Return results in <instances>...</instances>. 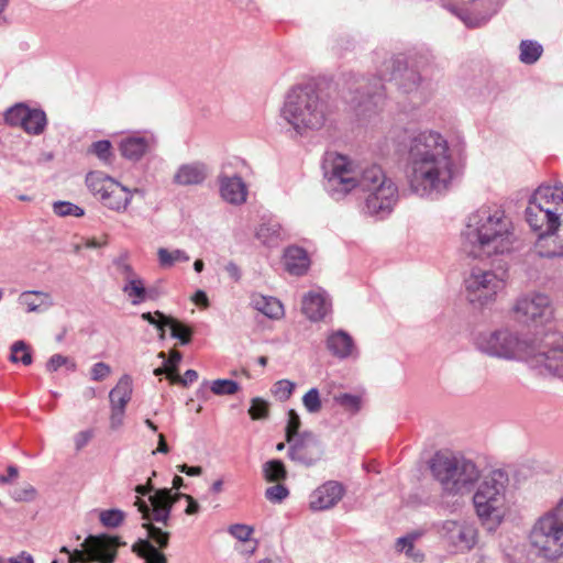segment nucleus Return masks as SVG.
Instances as JSON below:
<instances>
[{"label": "nucleus", "instance_id": "6", "mask_svg": "<svg viewBox=\"0 0 563 563\" xmlns=\"http://www.w3.org/2000/svg\"><path fill=\"white\" fill-rule=\"evenodd\" d=\"M383 80H395L405 93L416 91L420 85L421 77L415 69H394L390 76L380 75L379 78L367 79L365 77L350 75L345 79V87L342 90V98L358 117H367L375 111L384 101L385 87Z\"/></svg>", "mask_w": 563, "mask_h": 563}, {"label": "nucleus", "instance_id": "19", "mask_svg": "<svg viewBox=\"0 0 563 563\" xmlns=\"http://www.w3.org/2000/svg\"><path fill=\"white\" fill-rule=\"evenodd\" d=\"M472 9L450 5V11L457 16L466 27L475 29L485 25L492 15L493 0H473Z\"/></svg>", "mask_w": 563, "mask_h": 563}, {"label": "nucleus", "instance_id": "20", "mask_svg": "<svg viewBox=\"0 0 563 563\" xmlns=\"http://www.w3.org/2000/svg\"><path fill=\"white\" fill-rule=\"evenodd\" d=\"M541 347L547 354V371L563 377V333L554 330L540 340Z\"/></svg>", "mask_w": 563, "mask_h": 563}, {"label": "nucleus", "instance_id": "7", "mask_svg": "<svg viewBox=\"0 0 563 563\" xmlns=\"http://www.w3.org/2000/svg\"><path fill=\"white\" fill-rule=\"evenodd\" d=\"M432 476L448 495H463L471 492L479 478V470L463 456L435 454L430 462Z\"/></svg>", "mask_w": 563, "mask_h": 563}, {"label": "nucleus", "instance_id": "12", "mask_svg": "<svg viewBox=\"0 0 563 563\" xmlns=\"http://www.w3.org/2000/svg\"><path fill=\"white\" fill-rule=\"evenodd\" d=\"M122 545L124 542L119 537L90 534L81 543L80 549L70 552L67 547H63L60 552L68 555L70 563H114L118 549Z\"/></svg>", "mask_w": 563, "mask_h": 563}, {"label": "nucleus", "instance_id": "64", "mask_svg": "<svg viewBox=\"0 0 563 563\" xmlns=\"http://www.w3.org/2000/svg\"><path fill=\"white\" fill-rule=\"evenodd\" d=\"M225 272L234 282H239L241 279V271L234 262H229L225 265Z\"/></svg>", "mask_w": 563, "mask_h": 563}, {"label": "nucleus", "instance_id": "14", "mask_svg": "<svg viewBox=\"0 0 563 563\" xmlns=\"http://www.w3.org/2000/svg\"><path fill=\"white\" fill-rule=\"evenodd\" d=\"M437 531L444 545L454 553L468 552L477 542V530L466 520L441 521Z\"/></svg>", "mask_w": 563, "mask_h": 563}, {"label": "nucleus", "instance_id": "50", "mask_svg": "<svg viewBox=\"0 0 563 563\" xmlns=\"http://www.w3.org/2000/svg\"><path fill=\"white\" fill-rule=\"evenodd\" d=\"M62 366H66L67 369L74 372L76 369V364L69 357L64 356L62 354H53L46 363V369L48 372H56Z\"/></svg>", "mask_w": 563, "mask_h": 563}, {"label": "nucleus", "instance_id": "60", "mask_svg": "<svg viewBox=\"0 0 563 563\" xmlns=\"http://www.w3.org/2000/svg\"><path fill=\"white\" fill-rule=\"evenodd\" d=\"M177 496L186 498L188 505L186 507L185 512L187 515H196L199 512L200 506L196 499H194L191 496L185 495V494H178Z\"/></svg>", "mask_w": 563, "mask_h": 563}, {"label": "nucleus", "instance_id": "41", "mask_svg": "<svg viewBox=\"0 0 563 563\" xmlns=\"http://www.w3.org/2000/svg\"><path fill=\"white\" fill-rule=\"evenodd\" d=\"M542 54V46L532 41H523L520 45V60L525 64H533Z\"/></svg>", "mask_w": 563, "mask_h": 563}, {"label": "nucleus", "instance_id": "13", "mask_svg": "<svg viewBox=\"0 0 563 563\" xmlns=\"http://www.w3.org/2000/svg\"><path fill=\"white\" fill-rule=\"evenodd\" d=\"M86 183L91 194L110 210L123 212L133 198V191L119 181L100 172H91L86 177ZM134 192H139L135 189Z\"/></svg>", "mask_w": 563, "mask_h": 563}, {"label": "nucleus", "instance_id": "43", "mask_svg": "<svg viewBox=\"0 0 563 563\" xmlns=\"http://www.w3.org/2000/svg\"><path fill=\"white\" fill-rule=\"evenodd\" d=\"M53 211L59 217L73 216L76 218L82 217L85 211L79 206L69 201H56L53 205Z\"/></svg>", "mask_w": 563, "mask_h": 563}, {"label": "nucleus", "instance_id": "42", "mask_svg": "<svg viewBox=\"0 0 563 563\" xmlns=\"http://www.w3.org/2000/svg\"><path fill=\"white\" fill-rule=\"evenodd\" d=\"M210 389L214 395L223 396V395H233L240 389V385L232 379H214Z\"/></svg>", "mask_w": 563, "mask_h": 563}, {"label": "nucleus", "instance_id": "55", "mask_svg": "<svg viewBox=\"0 0 563 563\" xmlns=\"http://www.w3.org/2000/svg\"><path fill=\"white\" fill-rule=\"evenodd\" d=\"M158 357L164 360V366L166 369H168L170 372H177L178 365L183 358V355L179 351L173 350V351H170L168 358H166V355L164 352H161L158 354Z\"/></svg>", "mask_w": 563, "mask_h": 563}, {"label": "nucleus", "instance_id": "9", "mask_svg": "<svg viewBox=\"0 0 563 563\" xmlns=\"http://www.w3.org/2000/svg\"><path fill=\"white\" fill-rule=\"evenodd\" d=\"M549 334H554V329H540L530 339L525 341H519L512 334L500 333L497 338L495 355L506 360H520L533 367L547 369V354H544V349L540 345V340Z\"/></svg>", "mask_w": 563, "mask_h": 563}, {"label": "nucleus", "instance_id": "18", "mask_svg": "<svg viewBox=\"0 0 563 563\" xmlns=\"http://www.w3.org/2000/svg\"><path fill=\"white\" fill-rule=\"evenodd\" d=\"M344 486L336 481H328L310 495L309 506L314 511L334 507L344 496Z\"/></svg>", "mask_w": 563, "mask_h": 563}, {"label": "nucleus", "instance_id": "31", "mask_svg": "<svg viewBox=\"0 0 563 563\" xmlns=\"http://www.w3.org/2000/svg\"><path fill=\"white\" fill-rule=\"evenodd\" d=\"M473 504L477 516L484 522L489 520L493 514V484L484 481L473 496Z\"/></svg>", "mask_w": 563, "mask_h": 563}, {"label": "nucleus", "instance_id": "32", "mask_svg": "<svg viewBox=\"0 0 563 563\" xmlns=\"http://www.w3.org/2000/svg\"><path fill=\"white\" fill-rule=\"evenodd\" d=\"M251 306L269 319H279L284 316L282 302L272 296L254 294L251 297Z\"/></svg>", "mask_w": 563, "mask_h": 563}, {"label": "nucleus", "instance_id": "25", "mask_svg": "<svg viewBox=\"0 0 563 563\" xmlns=\"http://www.w3.org/2000/svg\"><path fill=\"white\" fill-rule=\"evenodd\" d=\"M208 166L199 161L181 164L174 174L173 183L178 186L201 185L208 177Z\"/></svg>", "mask_w": 563, "mask_h": 563}, {"label": "nucleus", "instance_id": "58", "mask_svg": "<svg viewBox=\"0 0 563 563\" xmlns=\"http://www.w3.org/2000/svg\"><path fill=\"white\" fill-rule=\"evenodd\" d=\"M124 415L125 409L111 407L110 427L112 430H117L123 424Z\"/></svg>", "mask_w": 563, "mask_h": 563}, {"label": "nucleus", "instance_id": "40", "mask_svg": "<svg viewBox=\"0 0 563 563\" xmlns=\"http://www.w3.org/2000/svg\"><path fill=\"white\" fill-rule=\"evenodd\" d=\"M10 361L12 363L21 362L25 366L32 364V362H33L32 353L30 351L29 345L23 340L15 341L11 345Z\"/></svg>", "mask_w": 563, "mask_h": 563}, {"label": "nucleus", "instance_id": "8", "mask_svg": "<svg viewBox=\"0 0 563 563\" xmlns=\"http://www.w3.org/2000/svg\"><path fill=\"white\" fill-rule=\"evenodd\" d=\"M528 542L538 556L554 560L563 555V499L536 520Z\"/></svg>", "mask_w": 563, "mask_h": 563}, {"label": "nucleus", "instance_id": "49", "mask_svg": "<svg viewBox=\"0 0 563 563\" xmlns=\"http://www.w3.org/2000/svg\"><path fill=\"white\" fill-rule=\"evenodd\" d=\"M295 389V384L288 379H280L273 385L272 393L280 401L289 399Z\"/></svg>", "mask_w": 563, "mask_h": 563}, {"label": "nucleus", "instance_id": "26", "mask_svg": "<svg viewBox=\"0 0 563 563\" xmlns=\"http://www.w3.org/2000/svg\"><path fill=\"white\" fill-rule=\"evenodd\" d=\"M517 481L509 466H501L495 470V504L508 503L515 494Z\"/></svg>", "mask_w": 563, "mask_h": 563}, {"label": "nucleus", "instance_id": "57", "mask_svg": "<svg viewBox=\"0 0 563 563\" xmlns=\"http://www.w3.org/2000/svg\"><path fill=\"white\" fill-rule=\"evenodd\" d=\"M11 495L16 501H31L35 498L36 490L33 486L27 485L23 488L14 489Z\"/></svg>", "mask_w": 563, "mask_h": 563}, {"label": "nucleus", "instance_id": "45", "mask_svg": "<svg viewBox=\"0 0 563 563\" xmlns=\"http://www.w3.org/2000/svg\"><path fill=\"white\" fill-rule=\"evenodd\" d=\"M125 518V514L120 509L102 510L99 515L100 522L107 528L119 527Z\"/></svg>", "mask_w": 563, "mask_h": 563}, {"label": "nucleus", "instance_id": "28", "mask_svg": "<svg viewBox=\"0 0 563 563\" xmlns=\"http://www.w3.org/2000/svg\"><path fill=\"white\" fill-rule=\"evenodd\" d=\"M122 292L126 296L132 306H140L147 300H155L156 292L152 288L145 286L144 279L140 276L136 279L123 283L121 287Z\"/></svg>", "mask_w": 563, "mask_h": 563}, {"label": "nucleus", "instance_id": "33", "mask_svg": "<svg viewBox=\"0 0 563 563\" xmlns=\"http://www.w3.org/2000/svg\"><path fill=\"white\" fill-rule=\"evenodd\" d=\"M132 378L129 375H123L117 385L109 393L110 407L123 408L132 397Z\"/></svg>", "mask_w": 563, "mask_h": 563}, {"label": "nucleus", "instance_id": "21", "mask_svg": "<svg viewBox=\"0 0 563 563\" xmlns=\"http://www.w3.org/2000/svg\"><path fill=\"white\" fill-rule=\"evenodd\" d=\"M515 311L522 320H536L552 313L550 300L544 295L521 298L516 303Z\"/></svg>", "mask_w": 563, "mask_h": 563}, {"label": "nucleus", "instance_id": "63", "mask_svg": "<svg viewBox=\"0 0 563 563\" xmlns=\"http://www.w3.org/2000/svg\"><path fill=\"white\" fill-rule=\"evenodd\" d=\"M198 379V373L195 369H187L185 374L177 377V382L184 386H187Z\"/></svg>", "mask_w": 563, "mask_h": 563}, {"label": "nucleus", "instance_id": "53", "mask_svg": "<svg viewBox=\"0 0 563 563\" xmlns=\"http://www.w3.org/2000/svg\"><path fill=\"white\" fill-rule=\"evenodd\" d=\"M249 413L254 420L264 419L268 413V405L262 398H253L252 405L249 409Z\"/></svg>", "mask_w": 563, "mask_h": 563}, {"label": "nucleus", "instance_id": "27", "mask_svg": "<svg viewBox=\"0 0 563 563\" xmlns=\"http://www.w3.org/2000/svg\"><path fill=\"white\" fill-rule=\"evenodd\" d=\"M18 303L22 306L25 312H44L54 306V300L49 292L41 290H25L20 294Z\"/></svg>", "mask_w": 563, "mask_h": 563}, {"label": "nucleus", "instance_id": "30", "mask_svg": "<svg viewBox=\"0 0 563 563\" xmlns=\"http://www.w3.org/2000/svg\"><path fill=\"white\" fill-rule=\"evenodd\" d=\"M327 347L332 355L342 360L352 356L355 350L352 336L343 330H338L329 334Z\"/></svg>", "mask_w": 563, "mask_h": 563}, {"label": "nucleus", "instance_id": "24", "mask_svg": "<svg viewBox=\"0 0 563 563\" xmlns=\"http://www.w3.org/2000/svg\"><path fill=\"white\" fill-rule=\"evenodd\" d=\"M302 312L311 321L322 320L331 311V301L325 291H309L302 299Z\"/></svg>", "mask_w": 563, "mask_h": 563}, {"label": "nucleus", "instance_id": "52", "mask_svg": "<svg viewBox=\"0 0 563 563\" xmlns=\"http://www.w3.org/2000/svg\"><path fill=\"white\" fill-rule=\"evenodd\" d=\"M335 401L351 412H357L361 408V398L356 395L341 394L335 397Z\"/></svg>", "mask_w": 563, "mask_h": 563}, {"label": "nucleus", "instance_id": "39", "mask_svg": "<svg viewBox=\"0 0 563 563\" xmlns=\"http://www.w3.org/2000/svg\"><path fill=\"white\" fill-rule=\"evenodd\" d=\"M113 267L119 278L122 279L123 283H128V280L136 279L140 275L134 271L132 265L129 262L128 255L122 254L112 261Z\"/></svg>", "mask_w": 563, "mask_h": 563}, {"label": "nucleus", "instance_id": "11", "mask_svg": "<svg viewBox=\"0 0 563 563\" xmlns=\"http://www.w3.org/2000/svg\"><path fill=\"white\" fill-rule=\"evenodd\" d=\"M150 503L151 505L137 496L135 506L137 507L139 512L142 514V518L146 521L143 523V527L147 531V537L159 548H166L169 540V533L163 531L158 527H155L153 521L162 522L167 526L174 503L172 490L167 488L156 490L150 496Z\"/></svg>", "mask_w": 563, "mask_h": 563}, {"label": "nucleus", "instance_id": "15", "mask_svg": "<svg viewBox=\"0 0 563 563\" xmlns=\"http://www.w3.org/2000/svg\"><path fill=\"white\" fill-rule=\"evenodd\" d=\"M288 457L295 463L307 467L317 464L323 456L324 450L320 440L309 431H303L296 439H288Z\"/></svg>", "mask_w": 563, "mask_h": 563}, {"label": "nucleus", "instance_id": "36", "mask_svg": "<svg viewBox=\"0 0 563 563\" xmlns=\"http://www.w3.org/2000/svg\"><path fill=\"white\" fill-rule=\"evenodd\" d=\"M157 260L161 267L170 268L176 263L188 262L190 256L186 251L180 249L169 251L168 249L159 247L157 250Z\"/></svg>", "mask_w": 563, "mask_h": 563}, {"label": "nucleus", "instance_id": "37", "mask_svg": "<svg viewBox=\"0 0 563 563\" xmlns=\"http://www.w3.org/2000/svg\"><path fill=\"white\" fill-rule=\"evenodd\" d=\"M87 153L95 155L102 165H112L114 155L112 144L109 140L93 142L87 150Z\"/></svg>", "mask_w": 563, "mask_h": 563}, {"label": "nucleus", "instance_id": "44", "mask_svg": "<svg viewBox=\"0 0 563 563\" xmlns=\"http://www.w3.org/2000/svg\"><path fill=\"white\" fill-rule=\"evenodd\" d=\"M141 318L148 322L150 324L154 325L158 331L164 332V328L167 327V324H174V318L164 314L162 311H155V313L151 312H143L141 314Z\"/></svg>", "mask_w": 563, "mask_h": 563}, {"label": "nucleus", "instance_id": "10", "mask_svg": "<svg viewBox=\"0 0 563 563\" xmlns=\"http://www.w3.org/2000/svg\"><path fill=\"white\" fill-rule=\"evenodd\" d=\"M462 250L474 258H489L493 254V210L482 207L467 218L461 233Z\"/></svg>", "mask_w": 563, "mask_h": 563}, {"label": "nucleus", "instance_id": "1", "mask_svg": "<svg viewBox=\"0 0 563 563\" xmlns=\"http://www.w3.org/2000/svg\"><path fill=\"white\" fill-rule=\"evenodd\" d=\"M323 188L335 201L355 189L366 194L364 210L384 219L396 206L399 194L396 183L377 164H360L347 155L327 152L322 161Z\"/></svg>", "mask_w": 563, "mask_h": 563}, {"label": "nucleus", "instance_id": "23", "mask_svg": "<svg viewBox=\"0 0 563 563\" xmlns=\"http://www.w3.org/2000/svg\"><path fill=\"white\" fill-rule=\"evenodd\" d=\"M219 186L221 197L227 202L240 206L246 201L249 194L247 186L240 176L221 174L219 176Z\"/></svg>", "mask_w": 563, "mask_h": 563}, {"label": "nucleus", "instance_id": "29", "mask_svg": "<svg viewBox=\"0 0 563 563\" xmlns=\"http://www.w3.org/2000/svg\"><path fill=\"white\" fill-rule=\"evenodd\" d=\"M284 264L289 274L301 276L308 271L310 258L305 249L294 245L285 250Z\"/></svg>", "mask_w": 563, "mask_h": 563}, {"label": "nucleus", "instance_id": "4", "mask_svg": "<svg viewBox=\"0 0 563 563\" xmlns=\"http://www.w3.org/2000/svg\"><path fill=\"white\" fill-rule=\"evenodd\" d=\"M464 295L472 308V341L475 347L488 355H493V330L490 319L493 316V266H474L464 278Z\"/></svg>", "mask_w": 563, "mask_h": 563}, {"label": "nucleus", "instance_id": "48", "mask_svg": "<svg viewBox=\"0 0 563 563\" xmlns=\"http://www.w3.org/2000/svg\"><path fill=\"white\" fill-rule=\"evenodd\" d=\"M287 416H288V419H287V426L285 429V435H286V441L288 442V439L294 440L301 434V432H299V429L301 426V420H300L299 415L294 409L288 410Z\"/></svg>", "mask_w": 563, "mask_h": 563}, {"label": "nucleus", "instance_id": "47", "mask_svg": "<svg viewBox=\"0 0 563 563\" xmlns=\"http://www.w3.org/2000/svg\"><path fill=\"white\" fill-rule=\"evenodd\" d=\"M302 404L309 413H317L322 408L318 388H310L302 397Z\"/></svg>", "mask_w": 563, "mask_h": 563}, {"label": "nucleus", "instance_id": "54", "mask_svg": "<svg viewBox=\"0 0 563 563\" xmlns=\"http://www.w3.org/2000/svg\"><path fill=\"white\" fill-rule=\"evenodd\" d=\"M229 532L235 539L245 542L250 540L253 528L247 525L235 523L229 527Z\"/></svg>", "mask_w": 563, "mask_h": 563}, {"label": "nucleus", "instance_id": "56", "mask_svg": "<svg viewBox=\"0 0 563 563\" xmlns=\"http://www.w3.org/2000/svg\"><path fill=\"white\" fill-rule=\"evenodd\" d=\"M111 373V368L103 362H98L91 367V379L95 382H101L107 378Z\"/></svg>", "mask_w": 563, "mask_h": 563}, {"label": "nucleus", "instance_id": "61", "mask_svg": "<svg viewBox=\"0 0 563 563\" xmlns=\"http://www.w3.org/2000/svg\"><path fill=\"white\" fill-rule=\"evenodd\" d=\"M0 563H34L33 562V558L27 554L26 552H21L18 556L15 558H10V559H2L0 556Z\"/></svg>", "mask_w": 563, "mask_h": 563}, {"label": "nucleus", "instance_id": "22", "mask_svg": "<svg viewBox=\"0 0 563 563\" xmlns=\"http://www.w3.org/2000/svg\"><path fill=\"white\" fill-rule=\"evenodd\" d=\"M154 139L140 134H132L120 140L118 147L120 154L130 162H139L153 146Z\"/></svg>", "mask_w": 563, "mask_h": 563}, {"label": "nucleus", "instance_id": "2", "mask_svg": "<svg viewBox=\"0 0 563 563\" xmlns=\"http://www.w3.org/2000/svg\"><path fill=\"white\" fill-rule=\"evenodd\" d=\"M453 166L449 143L441 133L426 130L409 137L405 173L412 194L435 199L446 192Z\"/></svg>", "mask_w": 563, "mask_h": 563}, {"label": "nucleus", "instance_id": "17", "mask_svg": "<svg viewBox=\"0 0 563 563\" xmlns=\"http://www.w3.org/2000/svg\"><path fill=\"white\" fill-rule=\"evenodd\" d=\"M516 207L511 202L500 203L495 210V253L512 250L516 242L514 214Z\"/></svg>", "mask_w": 563, "mask_h": 563}, {"label": "nucleus", "instance_id": "34", "mask_svg": "<svg viewBox=\"0 0 563 563\" xmlns=\"http://www.w3.org/2000/svg\"><path fill=\"white\" fill-rule=\"evenodd\" d=\"M133 551L145 560V563H167L165 555L147 539H140Z\"/></svg>", "mask_w": 563, "mask_h": 563}, {"label": "nucleus", "instance_id": "46", "mask_svg": "<svg viewBox=\"0 0 563 563\" xmlns=\"http://www.w3.org/2000/svg\"><path fill=\"white\" fill-rule=\"evenodd\" d=\"M170 328V335L174 339L179 340L181 345H187L191 341L192 331L189 327L180 323L174 318V324H167Z\"/></svg>", "mask_w": 563, "mask_h": 563}, {"label": "nucleus", "instance_id": "38", "mask_svg": "<svg viewBox=\"0 0 563 563\" xmlns=\"http://www.w3.org/2000/svg\"><path fill=\"white\" fill-rule=\"evenodd\" d=\"M263 474L267 482H280L286 479L287 471L280 460H271L264 463Z\"/></svg>", "mask_w": 563, "mask_h": 563}, {"label": "nucleus", "instance_id": "35", "mask_svg": "<svg viewBox=\"0 0 563 563\" xmlns=\"http://www.w3.org/2000/svg\"><path fill=\"white\" fill-rule=\"evenodd\" d=\"M256 238L264 245L275 246L282 238V227L277 221L263 222L256 231Z\"/></svg>", "mask_w": 563, "mask_h": 563}, {"label": "nucleus", "instance_id": "59", "mask_svg": "<svg viewBox=\"0 0 563 563\" xmlns=\"http://www.w3.org/2000/svg\"><path fill=\"white\" fill-rule=\"evenodd\" d=\"M397 550L406 552L407 555H411V551L413 550V538L409 536L399 538L397 540Z\"/></svg>", "mask_w": 563, "mask_h": 563}, {"label": "nucleus", "instance_id": "51", "mask_svg": "<svg viewBox=\"0 0 563 563\" xmlns=\"http://www.w3.org/2000/svg\"><path fill=\"white\" fill-rule=\"evenodd\" d=\"M289 495L288 488L283 484L273 485L265 490V497L267 500L274 504H279L286 499Z\"/></svg>", "mask_w": 563, "mask_h": 563}, {"label": "nucleus", "instance_id": "3", "mask_svg": "<svg viewBox=\"0 0 563 563\" xmlns=\"http://www.w3.org/2000/svg\"><path fill=\"white\" fill-rule=\"evenodd\" d=\"M525 220L545 256L563 255V185L539 186L528 199Z\"/></svg>", "mask_w": 563, "mask_h": 563}, {"label": "nucleus", "instance_id": "5", "mask_svg": "<svg viewBox=\"0 0 563 563\" xmlns=\"http://www.w3.org/2000/svg\"><path fill=\"white\" fill-rule=\"evenodd\" d=\"M333 110L317 86L303 82L292 86L286 93L280 117L296 132L303 136L323 129L330 121Z\"/></svg>", "mask_w": 563, "mask_h": 563}, {"label": "nucleus", "instance_id": "62", "mask_svg": "<svg viewBox=\"0 0 563 563\" xmlns=\"http://www.w3.org/2000/svg\"><path fill=\"white\" fill-rule=\"evenodd\" d=\"M19 476V470L14 465L8 466L7 475H0L1 484L12 483Z\"/></svg>", "mask_w": 563, "mask_h": 563}, {"label": "nucleus", "instance_id": "16", "mask_svg": "<svg viewBox=\"0 0 563 563\" xmlns=\"http://www.w3.org/2000/svg\"><path fill=\"white\" fill-rule=\"evenodd\" d=\"M4 121L9 125L21 126L32 135L42 134L47 124L46 114L42 109L30 108L23 103L9 108L4 113Z\"/></svg>", "mask_w": 563, "mask_h": 563}]
</instances>
